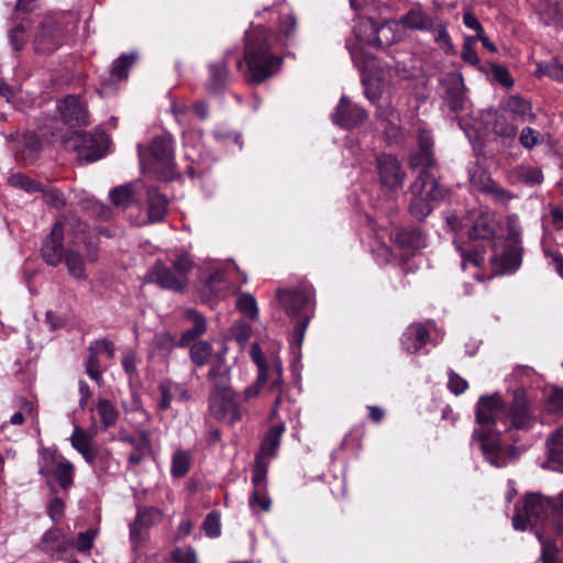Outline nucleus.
<instances>
[{
    "mask_svg": "<svg viewBox=\"0 0 563 563\" xmlns=\"http://www.w3.org/2000/svg\"><path fill=\"white\" fill-rule=\"evenodd\" d=\"M43 198L46 205L55 209H62L66 206V198L64 194L55 187H45L42 185Z\"/></svg>",
    "mask_w": 563,
    "mask_h": 563,
    "instance_id": "nucleus-50",
    "label": "nucleus"
},
{
    "mask_svg": "<svg viewBox=\"0 0 563 563\" xmlns=\"http://www.w3.org/2000/svg\"><path fill=\"white\" fill-rule=\"evenodd\" d=\"M230 77L231 74L225 58L208 64L206 90L212 96L223 93L230 82Z\"/></svg>",
    "mask_w": 563,
    "mask_h": 563,
    "instance_id": "nucleus-16",
    "label": "nucleus"
},
{
    "mask_svg": "<svg viewBox=\"0 0 563 563\" xmlns=\"http://www.w3.org/2000/svg\"><path fill=\"white\" fill-rule=\"evenodd\" d=\"M251 334L252 327L243 320L235 321L231 327V335L240 345H244L250 340Z\"/></svg>",
    "mask_w": 563,
    "mask_h": 563,
    "instance_id": "nucleus-54",
    "label": "nucleus"
},
{
    "mask_svg": "<svg viewBox=\"0 0 563 563\" xmlns=\"http://www.w3.org/2000/svg\"><path fill=\"white\" fill-rule=\"evenodd\" d=\"M86 262L87 254L84 245L67 249L63 262L66 265L67 272L71 278L85 279L86 278Z\"/></svg>",
    "mask_w": 563,
    "mask_h": 563,
    "instance_id": "nucleus-26",
    "label": "nucleus"
},
{
    "mask_svg": "<svg viewBox=\"0 0 563 563\" xmlns=\"http://www.w3.org/2000/svg\"><path fill=\"white\" fill-rule=\"evenodd\" d=\"M493 131L503 139L514 140L518 133V126L514 122H509L507 118L499 115L495 119Z\"/></svg>",
    "mask_w": 563,
    "mask_h": 563,
    "instance_id": "nucleus-45",
    "label": "nucleus"
},
{
    "mask_svg": "<svg viewBox=\"0 0 563 563\" xmlns=\"http://www.w3.org/2000/svg\"><path fill=\"white\" fill-rule=\"evenodd\" d=\"M490 71L493 79L499 82L501 86L506 88L514 86V78L505 66L499 64H490Z\"/></svg>",
    "mask_w": 563,
    "mask_h": 563,
    "instance_id": "nucleus-57",
    "label": "nucleus"
},
{
    "mask_svg": "<svg viewBox=\"0 0 563 563\" xmlns=\"http://www.w3.org/2000/svg\"><path fill=\"white\" fill-rule=\"evenodd\" d=\"M208 378L212 380L213 388L230 387L229 367L222 355L218 354L212 358Z\"/></svg>",
    "mask_w": 563,
    "mask_h": 563,
    "instance_id": "nucleus-35",
    "label": "nucleus"
},
{
    "mask_svg": "<svg viewBox=\"0 0 563 563\" xmlns=\"http://www.w3.org/2000/svg\"><path fill=\"white\" fill-rule=\"evenodd\" d=\"M250 355L258 368V376L256 383L245 389V398L255 397L260 389L266 388L275 397L274 409H276L283 393L282 362L276 355H271L268 358L264 356L257 343L252 344Z\"/></svg>",
    "mask_w": 563,
    "mask_h": 563,
    "instance_id": "nucleus-9",
    "label": "nucleus"
},
{
    "mask_svg": "<svg viewBox=\"0 0 563 563\" xmlns=\"http://www.w3.org/2000/svg\"><path fill=\"white\" fill-rule=\"evenodd\" d=\"M31 20L23 18L21 21L9 30V42L14 51H21L27 41V31L31 27Z\"/></svg>",
    "mask_w": 563,
    "mask_h": 563,
    "instance_id": "nucleus-36",
    "label": "nucleus"
},
{
    "mask_svg": "<svg viewBox=\"0 0 563 563\" xmlns=\"http://www.w3.org/2000/svg\"><path fill=\"white\" fill-rule=\"evenodd\" d=\"M249 504L254 511L257 509L268 511L271 508V499L267 496L266 488H254Z\"/></svg>",
    "mask_w": 563,
    "mask_h": 563,
    "instance_id": "nucleus-53",
    "label": "nucleus"
},
{
    "mask_svg": "<svg viewBox=\"0 0 563 563\" xmlns=\"http://www.w3.org/2000/svg\"><path fill=\"white\" fill-rule=\"evenodd\" d=\"M80 245L85 246L87 260L96 262L99 247L88 225L77 218H69L53 225L49 234L43 240L41 254L46 264L57 266L63 262L67 249Z\"/></svg>",
    "mask_w": 563,
    "mask_h": 563,
    "instance_id": "nucleus-2",
    "label": "nucleus"
},
{
    "mask_svg": "<svg viewBox=\"0 0 563 563\" xmlns=\"http://www.w3.org/2000/svg\"><path fill=\"white\" fill-rule=\"evenodd\" d=\"M431 33L434 34V42L446 55H453L455 53L446 25L439 18L435 20V25Z\"/></svg>",
    "mask_w": 563,
    "mask_h": 563,
    "instance_id": "nucleus-38",
    "label": "nucleus"
},
{
    "mask_svg": "<svg viewBox=\"0 0 563 563\" xmlns=\"http://www.w3.org/2000/svg\"><path fill=\"white\" fill-rule=\"evenodd\" d=\"M267 465L261 456L255 457L252 482L254 488H266Z\"/></svg>",
    "mask_w": 563,
    "mask_h": 563,
    "instance_id": "nucleus-56",
    "label": "nucleus"
},
{
    "mask_svg": "<svg viewBox=\"0 0 563 563\" xmlns=\"http://www.w3.org/2000/svg\"><path fill=\"white\" fill-rule=\"evenodd\" d=\"M97 536V530L88 529L78 534L76 541H74L73 547H75L80 552H86L91 549L93 540Z\"/></svg>",
    "mask_w": 563,
    "mask_h": 563,
    "instance_id": "nucleus-62",
    "label": "nucleus"
},
{
    "mask_svg": "<svg viewBox=\"0 0 563 563\" xmlns=\"http://www.w3.org/2000/svg\"><path fill=\"white\" fill-rule=\"evenodd\" d=\"M367 111L342 96L334 112L331 114L332 122L344 129H353L367 119Z\"/></svg>",
    "mask_w": 563,
    "mask_h": 563,
    "instance_id": "nucleus-14",
    "label": "nucleus"
},
{
    "mask_svg": "<svg viewBox=\"0 0 563 563\" xmlns=\"http://www.w3.org/2000/svg\"><path fill=\"white\" fill-rule=\"evenodd\" d=\"M235 308L252 321H255L258 318L256 299L249 292L236 294Z\"/></svg>",
    "mask_w": 563,
    "mask_h": 563,
    "instance_id": "nucleus-37",
    "label": "nucleus"
},
{
    "mask_svg": "<svg viewBox=\"0 0 563 563\" xmlns=\"http://www.w3.org/2000/svg\"><path fill=\"white\" fill-rule=\"evenodd\" d=\"M399 117L396 110L388 102L386 104H377L375 118L379 123H391V130H395V118Z\"/></svg>",
    "mask_w": 563,
    "mask_h": 563,
    "instance_id": "nucleus-58",
    "label": "nucleus"
},
{
    "mask_svg": "<svg viewBox=\"0 0 563 563\" xmlns=\"http://www.w3.org/2000/svg\"><path fill=\"white\" fill-rule=\"evenodd\" d=\"M74 540L67 538L59 529L48 530L42 538V549L49 555H60L70 549Z\"/></svg>",
    "mask_w": 563,
    "mask_h": 563,
    "instance_id": "nucleus-29",
    "label": "nucleus"
},
{
    "mask_svg": "<svg viewBox=\"0 0 563 563\" xmlns=\"http://www.w3.org/2000/svg\"><path fill=\"white\" fill-rule=\"evenodd\" d=\"M538 525L553 529L558 534L563 533V492L555 498L528 494L522 506L517 507L512 518V526L516 530L523 531L528 527Z\"/></svg>",
    "mask_w": 563,
    "mask_h": 563,
    "instance_id": "nucleus-5",
    "label": "nucleus"
},
{
    "mask_svg": "<svg viewBox=\"0 0 563 563\" xmlns=\"http://www.w3.org/2000/svg\"><path fill=\"white\" fill-rule=\"evenodd\" d=\"M65 27L62 20L55 14H46L38 20L34 36L33 46L37 54L49 55L58 49L64 40Z\"/></svg>",
    "mask_w": 563,
    "mask_h": 563,
    "instance_id": "nucleus-10",
    "label": "nucleus"
},
{
    "mask_svg": "<svg viewBox=\"0 0 563 563\" xmlns=\"http://www.w3.org/2000/svg\"><path fill=\"white\" fill-rule=\"evenodd\" d=\"M476 422L479 428L473 431V441H479L485 460L494 467L501 468L516 461L518 449L507 445L501 434L512 430L528 431L536 423L523 389H516L510 402L499 393L482 396L476 406Z\"/></svg>",
    "mask_w": 563,
    "mask_h": 563,
    "instance_id": "nucleus-1",
    "label": "nucleus"
},
{
    "mask_svg": "<svg viewBox=\"0 0 563 563\" xmlns=\"http://www.w3.org/2000/svg\"><path fill=\"white\" fill-rule=\"evenodd\" d=\"M376 168L384 187L393 191L402 187L406 172L396 156L387 153L379 154L376 157Z\"/></svg>",
    "mask_w": 563,
    "mask_h": 563,
    "instance_id": "nucleus-12",
    "label": "nucleus"
},
{
    "mask_svg": "<svg viewBox=\"0 0 563 563\" xmlns=\"http://www.w3.org/2000/svg\"><path fill=\"white\" fill-rule=\"evenodd\" d=\"M108 137L106 133H77L74 139L78 159L92 163L103 157Z\"/></svg>",
    "mask_w": 563,
    "mask_h": 563,
    "instance_id": "nucleus-13",
    "label": "nucleus"
},
{
    "mask_svg": "<svg viewBox=\"0 0 563 563\" xmlns=\"http://www.w3.org/2000/svg\"><path fill=\"white\" fill-rule=\"evenodd\" d=\"M486 181L488 184V187H486V194L492 196L496 202L506 205L514 198V195L509 190L503 188L495 180L486 179Z\"/></svg>",
    "mask_w": 563,
    "mask_h": 563,
    "instance_id": "nucleus-51",
    "label": "nucleus"
},
{
    "mask_svg": "<svg viewBox=\"0 0 563 563\" xmlns=\"http://www.w3.org/2000/svg\"><path fill=\"white\" fill-rule=\"evenodd\" d=\"M367 22L372 30V34L367 38L368 45L385 48L395 42L396 34L386 20L375 21L374 18H368Z\"/></svg>",
    "mask_w": 563,
    "mask_h": 563,
    "instance_id": "nucleus-24",
    "label": "nucleus"
},
{
    "mask_svg": "<svg viewBox=\"0 0 563 563\" xmlns=\"http://www.w3.org/2000/svg\"><path fill=\"white\" fill-rule=\"evenodd\" d=\"M209 411L214 419L228 423L242 419V410L231 387L212 388L209 396Z\"/></svg>",
    "mask_w": 563,
    "mask_h": 563,
    "instance_id": "nucleus-11",
    "label": "nucleus"
},
{
    "mask_svg": "<svg viewBox=\"0 0 563 563\" xmlns=\"http://www.w3.org/2000/svg\"><path fill=\"white\" fill-rule=\"evenodd\" d=\"M203 530L208 537L217 538L221 533L220 517L217 512H210L203 521Z\"/></svg>",
    "mask_w": 563,
    "mask_h": 563,
    "instance_id": "nucleus-61",
    "label": "nucleus"
},
{
    "mask_svg": "<svg viewBox=\"0 0 563 563\" xmlns=\"http://www.w3.org/2000/svg\"><path fill=\"white\" fill-rule=\"evenodd\" d=\"M541 137L542 136L539 131L530 126H526L521 130L519 142L525 148L531 150L541 142Z\"/></svg>",
    "mask_w": 563,
    "mask_h": 563,
    "instance_id": "nucleus-59",
    "label": "nucleus"
},
{
    "mask_svg": "<svg viewBox=\"0 0 563 563\" xmlns=\"http://www.w3.org/2000/svg\"><path fill=\"white\" fill-rule=\"evenodd\" d=\"M174 271L179 277L186 276L191 271L194 262L188 254H178L172 262Z\"/></svg>",
    "mask_w": 563,
    "mask_h": 563,
    "instance_id": "nucleus-63",
    "label": "nucleus"
},
{
    "mask_svg": "<svg viewBox=\"0 0 563 563\" xmlns=\"http://www.w3.org/2000/svg\"><path fill=\"white\" fill-rule=\"evenodd\" d=\"M173 143L170 134H162L155 136L145 150L139 144V157L143 172L164 181L174 179L176 163Z\"/></svg>",
    "mask_w": 563,
    "mask_h": 563,
    "instance_id": "nucleus-7",
    "label": "nucleus"
},
{
    "mask_svg": "<svg viewBox=\"0 0 563 563\" xmlns=\"http://www.w3.org/2000/svg\"><path fill=\"white\" fill-rule=\"evenodd\" d=\"M437 16H431L421 5L416 4L401 15L399 23L413 31L431 32L435 25Z\"/></svg>",
    "mask_w": 563,
    "mask_h": 563,
    "instance_id": "nucleus-19",
    "label": "nucleus"
},
{
    "mask_svg": "<svg viewBox=\"0 0 563 563\" xmlns=\"http://www.w3.org/2000/svg\"><path fill=\"white\" fill-rule=\"evenodd\" d=\"M190 467V455L185 451H177L172 460V475L174 477H183L187 474Z\"/></svg>",
    "mask_w": 563,
    "mask_h": 563,
    "instance_id": "nucleus-47",
    "label": "nucleus"
},
{
    "mask_svg": "<svg viewBox=\"0 0 563 563\" xmlns=\"http://www.w3.org/2000/svg\"><path fill=\"white\" fill-rule=\"evenodd\" d=\"M313 290L307 284H297L277 290V299L285 311L297 318L294 329V341L301 344L306 329L312 317L314 301Z\"/></svg>",
    "mask_w": 563,
    "mask_h": 563,
    "instance_id": "nucleus-8",
    "label": "nucleus"
},
{
    "mask_svg": "<svg viewBox=\"0 0 563 563\" xmlns=\"http://www.w3.org/2000/svg\"><path fill=\"white\" fill-rule=\"evenodd\" d=\"M549 464L554 471H563V427L558 429L547 441Z\"/></svg>",
    "mask_w": 563,
    "mask_h": 563,
    "instance_id": "nucleus-33",
    "label": "nucleus"
},
{
    "mask_svg": "<svg viewBox=\"0 0 563 563\" xmlns=\"http://www.w3.org/2000/svg\"><path fill=\"white\" fill-rule=\"evenodd\" d=\"M408 166L411 170H419L415 179V189H421L426 181L430 184L428 196L432 199H445L449 189L440 183L437 175L438 163L434 155V141L430 131H418L417 145L408 155Z\"/></svg>",
    "mask_w": 563,
    "mask_h": 563,
    "instance_id": "nucleus-6",
    "label": "nucleus"
},
{
    "mask_svg": "<svg viewBox=\"0 0 563 563\" xmlns=\"http://www.w3.org/2000/svg\"><path fill=\"white\" fill-rule=\"evenodd\" d=\"M167 199L156 188L147 189V213L151 222H159L167 212Z\"/></svg>",
    "mask_w": 563,
    "mask_h": 563,
    "instance_id": "nucleus-32",
    "label": "nucleus"
},
{
    "mask_svg": "<svg viewBox=\"0 0 563 563\" xmlns=\"http://www.w3.org/2000/svg\"><path fill=\"white\" fill-rule=\"evenodd\" d=\"M41 147V139L35 133H26L23 136V147L16 152V159L25 165L33 164Z\"/></svg>",
    "mask_w": 563,
    "mask_h": 563,
    "instance_id": "nucleus-34",
    "label": "nucleus"
},
{
    "mask_svg": "<svg viewBox=\"0 0 563 563\" xmlns=\"http://www.w3.org/2000/svg\"><path fill=\"white\" fill-rule=\"evenodd\" d=\"M504 110L508 112L514 121L521 123L536 121L532 104L520 95H512L504 102Z\"/></svg>",
    "mask_w": 563,
    "mask_h": 563,
    "instance_id": "nucleus-22",
    "label": "nucleus"
},
{
    "mask_svg": "<svg viewBox=\"0 0 563 563\" xmlns=\"http://www.w3.org/2000/svg\"><path fill=\"white\" fill-rule=\"evenodd\" d=\"M537 538L541 543L542 563H561L559 558V548L554 541L545 540L540 531H537Z\"/></svg>",
    "mask_w": 563,
    "mask_h": 563,
    "instance_id": "nucleus-43",
    "label": "nucleus"
},
{
    "mask_svg": "<svg viewBox=\"0 0 563 563\" xmlns=\"http://www.w3.org/2000/svg\"><path fill=\"white\" fill-rule=\"evenodd\" d=\"M475 41L473 36H466L463 43L461 57L464 62L476 66L479 64L478 55L475 51Z\"/></svg>",
    "mask_w": 563,
    "mask_h": 563,
    "instance_id": "nucleus-60",
    "label": "nucleus"
},
{
    "mask_svg": "<svg viewBox=\"0 0 563 563\" xmlns=\"http://www.w3.org/2000/svg\"><path fill=\"white\" fill-rule=\"evenodd\" d=\"M71 446L78 451L87 463H92L96 456L95 450L98 448L93 442V437L80 427H75L70 435Z\"/></svg>",
    "mask_w": 563,
    "mask_h": 563,
    "instance_id": "nucleus-30",
    "label": "nucleus"
},
{
    "mask_svg": "<svg viewBox=\"0 0 563 563\" xmlns=\"http://www.w3.org/2000/svg\"><path fill=\"white\" fill-rule=\"evenodd\" d=\"M507 179L511 185L533 187L543 181V174L538 167L522 164L512 167L507 174Z\"/></svg>",
    "mask_w": 563,
    "mask_h": 563,
    "instance_id": "nucleus-23",
    "label": "nucleus"
},
{
    "mask_svg": "<svg viewBox=\"0 0 563 563\" xmlns=\"http://www.w3.org/2000/svg\"><path fill=\"white\" fill-rule=\"evenodd\" d=\"M8 184L14 188H20L29 194L40 192L42 190V184L32 179L23 173H12L8 177Z\"/></svg>",
    "mask_w": 563,
    "mask_h": 563,
    "instance_id": "nucleus-40",
    "label": "nucleus"
},
{
    "mask_svg": "<svg viewBox=\"0 0 563 563\" xmlns=\"http://www.w3.org/2000/svg\"><path fill=\"white\" fill-rule=\"evenodd\" d=\"M244 78L249 84H262L274 76L282 66L283 58L272 51L276 34L265 26H256L244 35Z\"/></svg>",
    "mask_w": 563,
    "mask_h": 563,
    "instance_id": "nucleus-4",
    "label": "nucleus"
},
{
    "mask_svg": "<svg viewBox=\"0 0 563 563\" xmlns=\"http://www.w3.org/2000/svg\"><path fill=\"white\" fill-rule=\"evenodd\" d=\"M129 441L135 445V450L129 456V463L130 465L135 466L139 465L151 451L150 437L147 433L142 432L137 442L134 440Z\"/></svg>",
    "mask_w": 563,
    "mask_h": 563,
    "instance_id": "nucleus-41",
    "label": "nucleus"
},
{
    "mask_svg": "<svg viewBox=\"0 0 563 563\" xmlns=\"http://www.w3.org/2000/svg\"><path fill=\"white\" fill-rule=\"evenodd\" d=\"M507 241L509 245L504 252L490 258V272L487 273L483 267V252L477 250L473 252L461 251V266L463 271L472 269L473 277L477 282L490 280L495 277L515 273L521 266L520 229L517 224V217H508Z\"/></svg>",
    "mask_w": 563,
    "mask_h": 563,
    "instance_id": "nucleus-3",
    "label": "nucleus"
},
{
    "mask_svg": "<svg viewBox=\"0 0 563 563\" xmlns=\"http://www.w3.org/2000/svg\"><path fill=\"white\" fill-rule=\"evenodd\" d=\"M465 234H467L468 240L471 241H492L496 234L497 222L490 214L481 213L472 221L470 227L465 228Z\"/></svg>",
    "mask_w": 563,
    "mask_h": 563,
    "instance_id": "nucleus-21",
    "label": "nucleus"
},
{
    "mask_svg": "<svg viewBox=\"0 0 563 563\" xmlns=\"http://www.w3.org/2000/svg\"><path fill=\"white\" fill-rule=\"evenodd\" d=\"M146 282H178L176 277L170 272V268L166 266L163 262H156L147 274Z\"/></svg>",
    "mask_w": 563,
    "mask_h": 563,
    "instance_id": "nucleus-49",
    "label": "nucleus"
},
{
    "mask_svg": "<svg viewBox=\"0 0 563 563\" xmlns=\"http://www.w3.org/2000/svg\"><path fill=\"white\" fill-rule=\"evenodd\" d=\"M430 184L426 181L421 189H415V181L410 186L412 198L409 203V212L417 220H424L433 210V203L443 199H432L428 196Z\"/></svg>",
    "mask_w": 563,
    "mask_h": 563,
    "instance_id": "nucleus-18",
    "label": "nucleus"
},
{
    "mask_svg": "<svg viewBox=\"0 0 563 563\" xmlns=\"http://www.w3.org/2000/svg\"><path fill=\"white\" fill-rule=\"evenodd\" d=\"M442 84L444 86V100L453 112L461 111L465 102L464 81L460 74H448Z\"/></svg>",
    "mask_w": 563,
    "mask_h": 563,
    "instance_id": "nucleus-17",
    "label": "nucleus"
},
{
    "mask_svg": "<svg viewBox=\"0 0 563 563\" xmlns=\"http://www.w3.org/2000/svg\"><path fill=\"white\" fill-rule=\"evenodd\" d=\"M62 120L69 126L88 124V111L76 96H67L58 103Z\"/></svg>",
    "mask_w": 563,
    "mask_h": 563,
    "instance_id": "nucleus-15",
    "label": "nucleus"
},
{
    "mask_svg": "<svg viewBox=\"0 0 563 563\" xmlns=\"http://www.w3.org/2000/svg\"><path fill=\"white\" fill-rule=\"evenodd\" d=\"M391 240L400 249L415 251L426 247V235L419 228L399 229L391 233Z\"/></svg>",
    "mask_w": 563,
    "mask_h": 563,
    "instance_id": "nucleus-25",
    "label": "nucleus"
},
{
    "mask_svg": "<svg viewBox=\"0 0 563 563\" xmlns=\"http://www.w3.org/2000/svg\"><path fill=\"white\" fill-rule=\"evenodd\" d=\"M54 475L63 489H67L73 485L74 466L68 461L58 462Z\"/></svg>",
    "mask_w": 563,
    "mask_h": 563,
    "instance_id": "nucleus-46",
    "label": "nucleus"
},
{
    "mask_svg": "<svg viewBox=\"0 0 563 563\" xmlns=\"http://www.w3.org/2000/svg\"><path fill=\"white\" fill-rule=\"evenodd\" d=\"M212 355V346L207 341H198L192 344L190 349L191 361L197 366H203L207 364Z\"/></svg>",
    "mask_w": 563,
    "mask_h": 563,
    "instance_id": "nucleus-42",
    "label": "nucleus"
},
{
    "mask_svg": "<svg viewBox=\"0 0 563 563\" xmlns=\"http://www.w3.org/2000/svg\"><path fill=\"white\" fill-rule=\"evenodd\" d=\"M284 431L285 426L283 423L272 426L265 433L261 443L260 452L256 454V456H261L262 459L275 456L279 449L280 439Z\"/></svg>",
    "mask_w": 563,
    "mask_h": 563,
    "instance_id": "nucleus-31",
    "label": "nucleus"
},
{
    "mask_svg": "<svg viewBox=\"0 0 563 563\" xmlns=\"http://www.w3.org/2000/svg\"><path fill=\"white\" fill-rule=\"evenodd\" d=\"M133 186L131 184L121 185L110 191V199L114 206L126 207L133 199Z\"/></svg>",
    "mask_w": 563,
    "mask_h": 563,
    "instance_id": "nucleus-48",
    "label": "nucleus"
},
{
    "mask_svg": "<svg viewBox=\"0 0 563 563\" xmlns=\"http://www.w3.org/2000/svg\"><path fill=\"white\" fill-rule=\"evenodd\" d=\"M429 333L422 323H412L402 333L400 342L408 353H417L428 342Z\"/></svg>",
    "mask_w": 563,
    "mask_h": 563,
    "instance_id": "nucleus-27",
    "label": "nucleus"
},
{
    "mask_svg": "<svg viewBox=\"0 0 563 563\" xmlns=\"http://www.w3.org/2000/svg\"><path fill=\"white\" fill-rule=\"evenodd\" d=\"M136 59L134 54H122L119 56L111 66L110 75L117 80L126 79L129 76V69L132 67Z\"/></svg>",
    "mask_w": 563,
    "mask_h": 563,
    "instance_id": "nucleus-39",
    "label": "nucleus"
},
{
    "mask_svg": "<svg viewBox=\"0 0 563 563\" xmlns=\"http://www.w3.org/2000/svg\"><path fill=\"white\" fill-rule=\"evenodd\" d=\"M97 411L100 416V420L103 428L107 429L109 427L114 426L119 413L118 410L108 399H99L97 405Z\"/></svg>",
    "mask_w": 563,
    "mask_h": 563,
    "instance_id": "nucleus-44",
    "label": "nucleus"
},
{
    "mask_svg": "<svg viewBox=\"0 0 563 563\" xmlns=\"http://www.w3.org/2000/svg\"><path fill=\"white\" fill-rule=\"evenodd\" d=\"M162 519V512L156 507L139 508L134 522L130 525L131 541L136 544L143 539V529L148 528Z\"/></svg>",
    "mask_w": 563,
    "mask_h": 563,
    "instance_id": "nucleus-20",
    "label": "nucleus"
},
{
    "mask_svg": "<svg viewBox=\"0 0 563 563\" xmlns=\"http://www.w3.org/2000/svg\"><path fill=\"white\" fill-rule=\"evenodd\" d=\"M172 558L175 563H198L196 552L190 548H177Z\"/></svg>",
    "mask_w": 563,
    "mask_h": 563,
    "instance_id": "nucleus-64",
    "label": "nucleus"
},
{
    "mask_svg": "<svg viewBox=\"0 0 563 563\" xmlns=\"http://www.w3.org/2000/svg\"><path fill=\"white\" fill-rule=\"evenodd\" d=\"M158 389L161 394L158 408L161 410L169 409L173 401H185L189 397L188 390L184 385L172 380H163Z\"/></svg>",
    "mask_w": 563,
    "mask_h": 563,
    "instance_id": "nucleus-28",
    "label": "nucleus"
},
{
    "mask_svg": "<svg viewBox=\"0 0 563 563\" xmlns=\"http://www.w3.org/2000/svg\"><path fill=\"white\" fill-rule=\"evenodd\" d=\"M152 345L159 354L165 355L174 349L175 336L169 332L156 333L153 338Z\"/></svg>",
    "mask_w": 563,
    "mask_h": 563,
    "instance_id": "nucleus-52",
    "label": "nucleus"
},
{
    "mask_svg": "<svg viewBox=\"0 0 563 563\" xmlns=\"http://www.w3.org/2000/svg\"><path fill=\"white\" fill-rule=\"evenodd\" d=\"M89 355L86 362V373L89 375L91 379H93L98 385L102 383V375L100 371L99 355L95 353L90 347L88 350Z\"/></svg>",
    "mask_w": 563,
    "mask_h": 563,
    "instance_id": "nucleus-55",
    "label": "nucleus"
}]
</instances>
